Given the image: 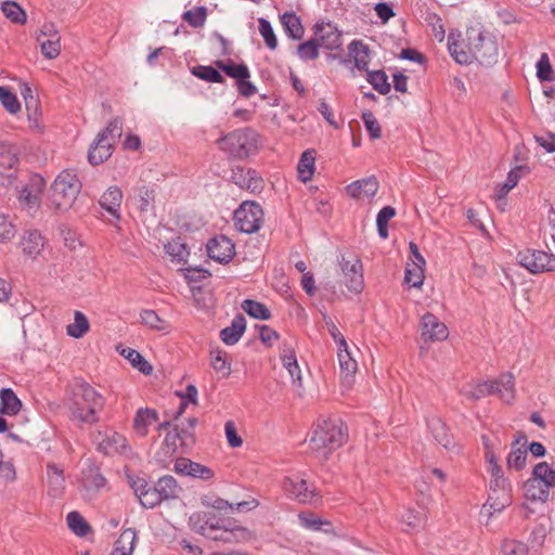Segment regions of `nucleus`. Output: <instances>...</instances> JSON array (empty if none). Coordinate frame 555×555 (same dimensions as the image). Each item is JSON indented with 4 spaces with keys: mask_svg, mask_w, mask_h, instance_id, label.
<instances>
[{
    "mask_svg": "<svg viewBox=\"0 0 555 555\" xmlns=\"http://www.w3.org/2000/svg\"><path fill=\"white\" fill-rule=\"evenodd\" d=\"M105 400L91 385L83 380L76 382L67 399L70 420L82 424H94L103 410Z\"/></svg>",
    "mask_w": 555,
    "mask_h": 555,
    "instance_id": "nucleus-1",
    "label": "nucleus"
},
{
    "mask_svg": "<svg viewBox=\"0 0 555 555\" xmlns=\"http://www.w3.org/2000/svg\"><path fill=\"white\" fill-rule=\"evenodd\" d=\"M347 440V428L338 418H328L319 422L309 439V448L323 459L334 450L340 448Z\"/></svg>",
    "mask_w": 555,
    "mask_h": 555,
    "instance_id": "nucleus-2",
    "label": "nucleus"
},
{
    "mask_svg": "<svg viewBox=\"0 0 555 555\" xmlns=\"http://www.w3.org/2000/svg\"><path fill=\"white\" fill-rule=\"evenodd\" d=\"M460 393L472 401L496 395L503 402L511 403L515 395L514 376L511 373H504L492 382L468 383L460 389Z\"/></svg>",
    "mask_w": 555,
    "mask_h": 555,
    "instance_id": "nucleus-3",
    "label": "nucleus"
},
{
    "mask_svg": "<svg viewBox=\"0 0 555 555\" xmlns=\"http://www.w3.org/2000/svg\"><path fill=\"white\" fill-rule=\"evenodd\" d=\"M467 46L473 50L474 60L483 66H492L499 56L498 44L492 35L478 28L466 30Z\"/></svg>",
    "mask_w": 555,
    "mask_h": 555,
    "instance_id": "nucleus-4",
    "label": "nucleus"
},
{
    "mask_svg": "<svg viewBox=\"0 0 555 555\" xmlns=\"http://www.w3.org/2000/svg\"><path fill=\"white\" fill-rule=\"evenodd\" d=\"M81 190V182L76 173L63 170L52 184L51 202L61 210L69 208Z\"/></svg>",
    "mask_w": 555,
    "mask_h": 555,
    "instance_id": "nucleus-5",
    "label": "nucleus"
},
{
    "mask_svg": "<svg viewBox=\"0 0 555 555\" xmlns=\"http://www.w3.org/2000/svg\"><path fill=\"white\" fill-rule=\"evenodd\" d=\"M220 149L234 158H245L257 150V133L249 129H238L218 140Z\"/></svg>",
    "mask_w": 555,
    "mask_h": 555,
    "instance_id": "nucleus-6",
    "label": "nucleus"
},
{
    "mask_svg": "<svg viewBox=\"0 0 555 555\" xmlns=\"http://www.w3.org/2000/svg\"><path fill=\"white\" fill-rule=\"evenodd\" d=\"M230 518L224 517L214 511H198L189 518L191 529L208 539L220 531L222 526H227Z\"/></svg>",
    "mask_w": 555,
    "mask_h": 555,
    "instance_id": "nucleus-7",
    "label": "nucleus"
},
{
    "mask_svg": "<svg viewBox=\"0 0 555 555\" xmlns=\"http://www.w3.org/2000/svg\"><path fill=\"white\" fill-rule=\"evenodd\" d=\"M235 225L238 231L251 234L257 232L263 221V210L255 202H244L234 212Z\"/></svg>",
    "mask_w": 555,
    "mask_h": 555,
    "instance_id": "nucleus-8",
    "label": "nucleus"
},
{
    "mask_svg": "<svg viewBox=\"0 0 555 555\" xmlns=\"http://www.w3.org/2000/svg\"><path fill=\"white\" fill-rule=\"evenodd\" d=\"M282 487L289 499L299 503L317 504L320 501L315 487L300 476L285 477Z\"/></svg>",
    "mask_w": 555,
    "mask_h": 555,
    "instance_id": "nucleus-9",
    "label": "nucleus"
},
{
    "mask_svg": "<svg viewBox=\"0 0 555 555\" xmlns=\"http://www.w3.org/2000/svg\"><path fill=\"white\" fill-rule=\"evenodd\" d=\"M517 261L533 274L555 272V255L552 253L526 249L517 254Z\"/></svg>",
    "mask_w": 555,
    "mask_h": 555,
    "instance_id": "nucleus-10",
    "label": "nucleus"
},
{
    "mask_svg": "<svg viewBox=\"0 0 555 555\" xmlns=\"http://www.w3.org/2000/svg\"><path fill=\"white\" fill-rule=\"evenodd\" d=\"M338 262L344 274V283L347 288L356 294L361 293L364 285L361 260L357 257L348 260L345 256H341L338 259Z\"/></svg>",
    "mask_w": 555,
    "mask_h": 555,
    "instance_id": "nucleus-11",
    "label": "nucleus"
},
{
    "mask_svg": "<svg viewBox=\"0 0 555 555\" xmlns=\"http://www.w3.org/2000/svg\"><path fill=\"white\" fill-rule=\"evenodd\" d=\"M44 186L46 181L39 175L33 176L26 184L21 186V189L15 186L20 203L28 209H37L40 206L41 194Z\"/></svg>",
    "mask_w": 555,
    "mask_h": 555,
    "instance_id": "nucleus-12",
    "label": "nucleus"
},
{
    "mask_svg": "<svg viewBox=\"0 0 555 555\" xmlns=\"http://www.w3.org/2000/svg\"><path fill=\"white\" fill-rule=\"evenodd\" d=\"M96 449L105 455L126 454L129 451L127 439L113 430L99 433L96 436Z\"/></svg>",
    "mask_w": 555,
    "mask_h": 555,
    "instance_id": "nucleus-13",
    "label": "nucleus"
},
{
    "mask_svg": "<svg viewBox=\"0 0 555 555\" xmlns=\"http://www.w3.org/2000/svg\"><path fill=\"white\" fill-rule=\"evenodd\" d=\"M201 501L202 504L207 508V511H214L222 515H225L229 512L233 511L247 512L258 506V501L255 499L233 504L215 495H204L202 496Z\"/></svg>",
    "mask_w": 555,
    "mask_h": 555,
    "instance_id": "nucleus-14",
    "label": "nucleus"
},
{
    "mask_svg": "<svg viewBox=\"0 0 555 555\" xmlns=\"http://www.w3.org/2000/svg\"><path fill=\"white\" fill-rule=\"evenodd\" d=\"M421 337L425 343L444 340L449 336L447 325L435 314L425 313L420 322Z\"/></svg>",
    "mask_w": 555,
    "mask_h": 555,
    "instance_id": "nucleus-15",
    "label": "nucleus"
},
{
    "mask_svg": "<svg viewBox=\"0 0 555 555\" xmlns=\"http://www.w3.org/2000/svg\"><path fill=\"white\" fill-rule=\"evenodd\" d=\"M206 248L209 258L219 263L230 262L235 255V246L225 235H217L210 238Z\"/></svg>",
    "mask_w": 555,
    "mask_h": 555,
    "instance_id": "nucleus-16",
    "label": "nucleus"
},
{
    "mask_svg": "<svg viewBox=\"0 0 555 555\" xmlns=\"http://www.w3.org/2000/svg\"><path fill=\"white\" fill-rule=\"evenodd\" d=\"M231 180L241 189L247 190L250 193H260L263 189V180L254 169L233 168Z\"/></svg>",
    "mask_w": 555,
    "mask_h": 555,
    "instance_id": "nucleus-17",
    "label": "nucleus"
},
{
    "mask_svg": "<svg viewBox=\"0 0 555 555\" xmlns=\"http://www.w3.org/2000/svg\"><path fill=\"white\" fill-rule=\"evenodd\" d=\"M337 358L339 362L341 384L345 388L349 389L354 383L358 363L353 359L347 344L346 347H338Z\"/></svg>",
    "mask_w": 555,
    "mask_h": 555,
    "instance_id": "nucleus-18",
    "label": "nucleus"
},
{
    "mask_svg": "<svg viewBox=\"0 0 555 555\" xmlns=\"http://www.w3.org/2000/svg\"><path fill=\"white\" fill-rule=\"evenodd\" d=\"M16 164V149L8 142H0V176L7 180L9 185H13L16 181L13 171Z\"/></svg>",
    "mask_w": 555,
    "mask_h": 555,
    "instance_id": "nucleus-19",
    "label": "nucleus"
},
{
    "mask_svg": "<svg viewBox=\"0 0 555 555\" xmlns=\"http://www.w3.org/2000/svg\"><path fill=\"white\" fill-rule=\"evenodd\" d=\"M175 472L180 475L191 476L203 480H208L214 477V473L209 467L185 457H180L176 461Z\"/></svg>",
    "mask_w": 555,
    "mask_h": 555,
    "instance_id": "nucleus-20",
    "label": "nucleus"
},
{
    "mask_svg": "<svg viewBox=\"0 0 555 555\" xmlns=\"http://www.w3.org/2000/svg\"><path fill=\"white\" fill-rule=\"evenodd\" d=\"M46 245V238L37 230H29L24 233L21 240L23 254L31 259L40 256Z\"/></svg>",
    "mask_w": 555,
    "mask_h": 555,
    "instance_id": "nucleus-21",
    "label": "nucleus"
},
{
    "mask_svg": "<svg viewBox=\"0 0 555 555\" xmlns=\"http://www.w3.org/2000/svg\"><path fill=\"white\" fill-rule=\"evenodd\" d=\"M249 538V532L247 529L234 525V522L230 519L227 522V526H222L218 533H215L210 540L221 541L223 543H237L242 541H246Z\"/></svg>",
    "mask_w": 555,
    "mask_h": 555,
    "instance_id": "nucleus-22",
    "label": "nucleus"
},
{
    "mask_svg": "<svg viewBox=\"0 0 555 555\" xmlns=\"http://www.w3.org/2000/svg\"><path fill=\"white\" fill-rule=\"evenodd\" d=\"M315 36L321 47L327 50H336L341 47V33L331 24L315 26Z\"/></svg>",
    "mask_w": 555,
    "mask_h": 555,
    "instance_id": "nucleus-23",
    "label": "nucleus"
},
{
    "mask_svg": "<svg viewBox=\"0 0 555 555\" xmlns=\"http://www.w3.org/2000/svg\"><path fill=\"white\" fill-rule=\"evenodd\" d=\"M48 494L52 498H60L65 489L64 472L56 464H47Z\"/></svg>",
    "mask_w": 555,
    "mask_h": 555,
    "instance_id": "nucleus-24",
    "label": "nucleus"
},
{
    "mask_svg": "<svg viewBox=\"0 0 555 555\" xmlns=\"http://www.w3.org/2000/svg\"><path fill=\"white\" fill-rule=\"evenodd\" d=\"M122 201V192L118 186H109L101 196L99 203L103 209L109 212L116 220L120 219L119 208Z\"/></svg>",
    "mask_w": 555,
    "mask_h": 555,
    "instance_id": "nucleus-25",
    "label": "nucleus"
},
{
    "mask_svg": "<svg viewBox=\"0 0 555 555\" xmlns=\"http://www.w3.org/2000/svg\"><path fill=\"white\" fill-rule=\"evenodd\" d=\"M378 186L376 178L370 177L350 183L346 191L353 198H359L361 195L373 197L377 193Z\"/></svg>",
    "mask_w": 555,
    "mask_h": 555,
    "instance_id": "nucleus-26",
    "label": "nucleus"
},
{
    "mask_svg": "<svg viewBox=\"0 0 555 555\" xmlns=\"http://www.w3.org/2000/svg\"><path fill=\"white\" fill-rule=\"evenodd\" d=\"M246 328V320L242 314L236 315L230 326L220 332V338L225 345L236 344Z\"/></svg>",
    "mask_w": 555,
    "mask_h": 555,
    "instance_id": "nucleus-27",
    "label": "nucleus"
},
{
    "mask_svg": "<svg viewBox=\"0 0 555 555\" xmlns=\"http://www.w3.org/2000/svg\"><path fill=\"white\" fill-rule=\"evenodd\" d=\"M111 143L106 142L103 138H96L95 142L91 144L88 153V160L91 165L96 166L104 163L113 153Z\"/></svg>",
    "mask_w": 555,
    "mask_h": 555,
    "instance_id": "nucleus-28",
    "label": "nucleus"
},
{
    "mask_svg": "<svg viewBox=\"0 0 555 555\" xmlns=\"http://www.w3.org/2000/svg\"><path fill=\"white\" fill-rule=\"evenodd\" d=\"M105 478L95 466H89L82 472L81 485L83 489L93 494L105 486Z\"/></svg>",
    "mask_w": 555,
    "mask_h": 555,
    "instance_id": "nucleus-29",
    "label": "nucleus"
},
{
    "mask_svg": "<svg viewBox=\"0 0 555 555\" xmlns=\"http://www.w3.org/2000/svg\"><path fill=\"white\" fill-rule=\"evenodd\" d=\"M22 409V402L11 388L0 390V413L5 415H16Z\"/></svg>",
    "mask_w": 555,
    "mask_h": 555,
    "instance_id": "nucleus-30",
    "label": "nucleus"
},
{
    "mask_svg": "<svg viewBox=\"0 0 555 555\" xmlns=\"http://www.w3.org/2000/svg\"><path fill=\"white\" fill-rule=\"evenodd\" d=\"M349 56L352 57L354 66L359 70H367L369 66V47L360 40H353L348 46Z\"/></svg>",
    "mask_w": 555,
    "mask_h": 555,
    "instance_id": "nucleus-31",
    "label": "nucleus"
},
{
    "mask_svg": "<svg viewBox=\"0 0 555 555\" xmlns=\"http://www.w3.org/2000/svg\"><path fill=\"white\" fill-rule=\"evenodd\" d=\"M137 542V532L128 528L124 530L117 541L111 555H132Z\"/></svg>",
    "mask_w": 555,
    "mask_h": 555,
    "instance_id": "nucleus-32",
    "label": "nucleus"
},
{
    "mask_svg": "<svg viewBox=\"0 0 555 555\" xmlns=\"http://www.w3.org/2000/svg\"><path fill=\"white\" fill-rule=\"evenodd\" d=\"M512 504V492L511 489H501L489 491L487 503L483 505L493 512L500 513Z\"/></svg>",
    "mask_w": 555,
    "mask_h": 555,
    "instance_id": "nucleus-33",
    "label": "nucleus"
},
{
    "mask_svg": "<svg viewBox=\"0 0 555 555\" xmlns=\"http://www.w3.org/2000/svg\"><path fill=\"white\" fill-rule=\"evenodd\" d=\"M283 366L288 371L294 383L301 386V376L298 362L294 349L291 346L284 345L281 352Z\"/></svg>",
    "mask_w": 555,
    "mask_h": 555,
    "instance_id": "nucleus-34",
    "label": "nucleus"
},
{
    "mask_svg": "<svg viewBox=\"0 0 555 555\" xmlns=\"http://www.w3.org/2000/svg\"><path fill=\"white\" fill-rule=\"evenodd\" d=\"M157 420L158 415L155 410L149 408L139 409L133 420L134 430L140 436H145L147 434L149 426L155 423Z\"/></svg>",
    "mask_w": 555,
    "mask_h": 555,
    "instance_id": "nucleus-35",
    "label": "nucleus"
},
{
    "mask_svg": "<svg viewBox=\"0 0 555 555\" xmlns=\"http://www.w3.org/2000/svg\"><path fill=\"white\" fill-rule=\"evenodd\" d=\"M429 428L437 443L441 444L446 449H452L454 447L453 437L450 435L446 424L441 420H431Z\"/></svg>",
    "mask_w": 555,
    "mask_h": 555,
    "instance_id": "nucleus-36",
    "label": "nucleus"
},
{
    "mask_svg": "<svg viewBox=\"0 0 555 555\" xmlns=\"http://www.w3.org/2000/svg\"><path fill=\"white\" fill-rule=\"evenodd\" d=\"M210 365L222 378L231 374V363L227 352L223 350L214 349L210 351Z\"/></svg>",
    "mask_w": 555,
    "mask_h": 555,
    "instance_id": "nucleus-37",
    "label": "nucleus"
},
{
    "mask_svg": "<svg viewBox=\"0 0 555 555\" xmlns=\"http://www.w3.org/2000/svg\"><path fill=\"white\" fill-rule=\"evenodd\" d=\"M215 64L218 69L236 80L241 78H250L249 69L245 64H236L232 60H219Z\"/></svg>",
    "mask_w": 555,
    "mask_h": 555,
    "instance_id": "nucleus-38",
    "label": "nucleus"
},
{
    "mask_svg": "<svg viewBox=\"0 0 555 555\" xmlns=\"http://www.w3.org/2000/svg\"><path fill=\"white\" fill-rule=\"evenodd\" d=\"M448 48L449 51L454 59V61L459 64H472L474 61V53L473 50L469 49V47L466 43H457V42H451V36L449 37L448 41Z\"/></svg>",
    "mask_w": 555,
    "mask_h": 555,
    "instance_id": "nucleus-39",
    "label": "nucleus"
},
{
    "mask_svg": "<svg viewBox=\"0 0 555 555\" xmlns=\"http://www.w3.org/2000/svg\"><path fill=\"white\" fill-rule=\"evenodd\" d=\"M155 487L163 500L177 498L181 490L177 480L169 475L160 477Z\"/></svg>",
    "mask_w": 555,
    "mask_h": 555,
    "instance_id": "nucleus-40",
    "label": "nucleus"
},
{
    "mask_svg": "<svg viewBox=\"0 0 555 555\" xmlns=\"http://www.w3.org/2000/svg\"><path fill=\"white\" fill-rule=\"evenodd\" d=\"M135 494L140 503L146 508H153L163 501L155 486L142 485L135 489Z\"/></svg>",
    "mask_w": 555,
    "mask_h": 555,
    "instance_id": "nucleus-41",
    "label": "nucleus"
},
{
    "mask_svg": "<svg viewBox=\"0 0 555 555\" xmlns=\"http://www.w3.org/2000/svg\"><path fill=\"white\" fill-rule=\"evenodd\" d=\"M314 151L309 150L302 153L297 166L298 177L302 182L311 180L314 172Z\"/></svg>",
    "mask_w": 555,
    "mask_h": 555,
    "instance_id": "nucleus-42",
    "label": "nucleus"
},
{
    "mask_svg": "<svg viewBox=\"0 0 555 555\" xmlns=\"http://www.w3.org/2000/svg\"><path fill=\"white\" fill-rule=\"evenodd\" d=\"M281 23L285 33L293 39H300L304 35V27L298 16L293 12H285L281 16Z\"/></svg>",
    "mask_w": 555,
    "mask_h": 555,
    "instance_id": "nucleus-43",
    "label": "nucleus"
},
{
    "mask_svg": "<svg viewBox=\"0 0 555 555\" xmlns=\"http://www.w3.org/2000/svg\"><path fill=\"white\" fill-rule=\"evenodd\" d=\"M532 478L542 482L544 488L555 487V469H552L546 462H541L534 466Z\"/></svg>",
    "mask_w": 555,
    "mask_h": 555,
    "instance_id": "nucleus-44",
    "label": "nucleus"
},
{
    "mask_svg": "<svg viewBox=\"0 0 555 555\" xmlns=\"http://www.w3.org/2000/svg\"><path fill=\"white\" fill-rule=\"evenodd\" d=\"M538 479L530 478L525 482V493L528 499L545 502L548 499V488Z\"/></svg>",
    "mask_w": 555,
    "mask_h": 555,
    "instance_id": "nucleus-45",
    "label": "nucleus"
},
{
    "mask_svg": "<svg viewBox=\"0 0 555 555\" xmlns=\"http://www.w3.org/2000/svg\"><path fill=\"white\" fill-rule=\"evenodd\" d=\"M524 170L527 171L528 168L526 166H518L508 172L506 181L496 189L495 196H494L495 199L500 201V199L504 198L507 195V193L513 188H515L517 185V183L520 179L519 172L524 171Z\"/></svg>",
    "mask_w": 555,
    "mask_h": 555,
    "instance_id": "nucleus-46",
    "label": "nucleus"
},
{
    "mask_svg": "<svg viewBox=\"0 0 555 555\" xmlns=\"http://www.w3.org/2000/svg\"><path fill=\"white\" fill-rule=\"evenodd\" d=\"M137 205L141 212H149L155 207V191L146 185L138 189Z\"/></svg>",
    "mask_w": 555,
    "mask_h": 555,
    "instance_id": "nucleus-47",
    "label": "nucleus"
},
{
    "mask_svg": "<svg viewBox=\"0 0 555 555\" xmlns=\"http://www.w3.org/2000/svg\"><path fill=\"white\" fill-rule=\"evenodd\" d=\"M141 322L145 326L155 331H168L169 323L162 319L154 310L145 309L140 313Z\"/></svg>",
    "mask_w": 555,
    "mask_h": 555,
    "instance_id": "nucleus-48",
    "label": "nucleus"
},
{
    "mask_svg": "<svg viewBox=\"0 0 555 555\" xmlns=\"http://www.w3.org/2000/svg\"><path fill=\"white\" fill-rule=\"evenodd\" d=\"M66 521L68 528L78 537H85L91 530L86 519L76 511L67 514Z\"/></svg>",
    "mask_w": 555,
    "mask_h": 555,
    "instance_id": "nucleus-49",
    "label": "nucleus"
},
{
    "mask_svg": "<svg viewBox=\"0 0 555 555\" xmlns=\"http://www.w3.org/2000/svg\"><path fill=\"white\" fill-rule=\"evenodd\" d=\"M1 11L7 18L15 24H25L27 20L26 12L14 1H4Z\"/></svg>",
    "mask_w": 555,
    "mask_h": 555,
    "instance_id": "nucleus-50",
    "label": "nucleus"
},
{
    "mask_svg": "<svg viewBox=\"0 0 555 555\" xmlns=\"http://www.w3.org/2000/svg\"><path fill=\"white\" fill-rule=\"evenodd\" d=\"M89 327L87 317L80 311H75L74 323L68 324L66 331L69 336L80 338L89 331Z\"/></svg>",
    "mask_w": 555,
    "mask_h": 555,
    "instance_id": "nucleus-51",
    "label": "nucleus"
},
{
    "mask_svg": "<svg viewBox=\"0 0 555 555\" xmlns=\"http://www.w3.org/2000/svg\"><path fill=\"white\" fill-rule=\"evenodd\" d=\"M133 367L138 369L141 373L149 375L152 373V365L134 349L127 348L120 352Z\"/></svg>",
    "mask_w": 555,
    "mask_h": 555,
    "instance_id": "nucleus-52",
    "label": "nucleus"
},
{
    "mask_svg": "<svg viewBox=\"0 0 555 555\" xmlns=\"http://www.w3.org/2000/svg\"><path fill=\"white\" fill-rule=\"evenodd\" d=\"M242 309L250 317L259 320H268L271 317L269 309L261 302L246 299L242 302Z\"/></svg>",
    "mask_w": 555,
    "mask_h": 555,
    "instance_id": "nucleus-53",
    "label": "nucleus"
},
{
    "mask_svg": "<svg viewBox=\"0 0 555 555\" xmlns=\"http://www.w3.org/2000/svg\"><path fill=\"white\" fill-rule=\"evenodd\" d=\"M191 72L195 77L208 82L222 83L224 81V78L218 68L212 66L198 65L193 67Z\"/></svg>",
    "mask_w": 555,
    "mask_h": 555,
    "instance_id": "nucleus-54",
    "label": "nucleus"
},
{
    "mask_svg": "<svg viewBox=\"0 0 555 555\" xmlns=\"http://www.w3.org/2000/svg\"><path fill=\"white\" fill-rule=\"evenodd\" d=\"M366 80L380 94H387L390 91L391 87L388 82V77L383 70L367 72Z\"/></svg>",
    "mask_w": 555,
    "mask_h": 555,
    "instance_id": "nucleus-55",
    "label": "nucleus"
},
{
    "mask_svg": "<svg viewBox=\"0 0 555 555\" xmlns=\"http://www.w3.org/2000/svg\"><path fill=\"white\" fill-rule=\"evenodd\" d=\"M122 134V122L119 118H114L109 121L106 128L98 134L99 138H103L106 142L114 145Z\"/></svg>",
    "mask_w": 555,
    "mask_h": 555,
    "instance_id": "nucleus-56",
    "label": "nucleus"
},
{
    "mask_svg": "<svg viewBox=\"0 0 555 555\" xmlns=\"http://www.w3.org/2000/svg\"><path fill=\"white\" fill-rule=\"evenodd\" d=\"M166 253L178 263L185 262L189 256V250L184 243L180 240H172L165 245Z\"/></svg>",
    "mask_w": 555,
    "mask_h": 555,
    "instance_id": "nucleus-57",
    "label": "nucleus"
},
{
    "mask_svg": "<svg viewBox=\"0 0 555 555\" xmlns=\"http://www.w3.org/2000/svg\"><path fill=\"white\" fill-rule=\"evenodd\" d=\"M426 514L416 512L412 508L406 509V512L402 515V522L408 527L406 530H418L423 528L426 524Z\"/></svg>",
    "mask_w": 555,
    "mask_h": 555,
    "instance_id": "nucleus-58",
    "label": "nucleus"
},
{
    "mask_svg": "<svg viewBox=\"0 0 555 555\" xmlns=\"http://www.w3.org/2000/svg\"><path fill=\"white\" fill-rule=\"evenodd\" d=\"M207 18V9L205 7H196L183 13L182 20L190 26L198 28L204 26Z\"/></svg>",
    "mask_w": 555,
    "mask_h": 555,
    "instance_id": "nucleus-59",
    "label": "nucleus"
},
{
    "mask_svg": "<svg viewBox=\"0 0 555 555\" xmlns=\"http://www.w3.org/2000/svg\"><path fill=\"white\" fill-rule=\"evenodd\" d=\"M37 40L40 44V49H41V53L47 57V59H55L56 56H59L60 52H61V38H47V39H43V38H40V37H37Z\"/></svg>",
    "mask_w": 555,
    "mask_h": 555,
    "instance_id": "nucleus-60",
    "label": "nucleus"
},
{
    "mask_svg": "<svg viewBox=\"0 0 555 555\" xmlns=\"http://www.w3.org/2000/svg\"><path fill=\"white\" fill-rule=\"evenodd\" d=\"M424 267L421 264H409L404 272V282L413 287H421L424 282Z\"/></svg>",
    "mask_w": 555,
    "mask_h": 555,
    "instance_id": "nucleus-61",
    "label": "nucleus"
},
{
    "mask_svg": "<svg viewBox=\"0 0 555 555\" xmlns=\"http://www.w3.org/2000/svg\"><path fill=\"white\" fill-rule=\"evenodd\" d=\"M488 470L491 474L490 491L511 489L508 481L503 476L502 467L499 464L488 466Z\"/></svg>",
    "mask_w": 555,
    "mask_h": 555,
    "instance_id": "nucleus-62",
    "label": "nucleus"
},
{
    "mask_svg": "<svg viewBox=\"0 0 555 555\" xmlns=\"http://www.w3.org/2000/svg\"><path fill=\"white\" fill-rule=\"evenodd\" d=\"M319 47L321 44L318 39H310L297 47V54L304 61L315 60L319 56Z\"/></svg>",
    "mask_w": 555,
    "mask_h": 555,
    "instance_id": "nucleus-63",
    "label": "nucleus"
},
{
    "mask_svg": "<svg viewBox=\"0 0 555 555\" xmlns=\"http://www.w3.org/2000/svg\"><path fill=\"white\" fill-rule=\"evenodd\" d=\"M502 552L505 555H531L528 545L515 540L504 541L502 544Z\"/></svg>",
    "mask_w": 555,
    "mask_h": 555,
    "instance_id": "nucleus-64",
    "label": "nucleus"
}]
</instances>
